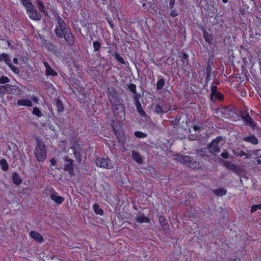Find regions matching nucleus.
Wrapping results in <instances>:
<instances>
[{
    "mask_svg": "<svg viewBox=\"0 0 261 261\" xmlns=\"http://www.w3.org/2000/svg\"><path fill=\"white\" fill-rule=\"evenodd\" d=\"M17 105L19 106L31 107L32 106V101L28 98H21L17 100Z\"/></svg>",
    "mask_w": 261,
    "mask_h": 261,
    "instance_id": "4be33fe9",
    "label": "nucleus"
},
{
    "mask_svg": "<svg viewBox=\"0 0 261 261\" xmlns=\"http://www.w3.org/2000/svg\"><path fill=\"white\" fill-rule=\"evenodd\" d=\"M225 166L226 167L230 169L231 171L233 172L238 171L240 169L239 166L233 163H230V162H226L225 164Z\"/></svg>",
    "mask_w": 261,
    "mask_h": 261,
    "instance_id": "bb28decb",
    "label": "nucleus"
},
{
    "mask_svg": "<svg viewBox=\"0 0 261 261\" xmlns=\"http://www.w3.org/2000/svg\"><path fill=\"white\" fill-rule=\"evenodd\" d=\"M239 115L241 118V120H243V122H244L245 126L246 127H249L252 129L256 128L257 123L254 121L247 111L245 110L240 111Z\"/></svg>",
    "mask_w": 261,
    "mask_h": 261,
    "instance_id": "423d86ee",
    "label": "nucleus"
},
{
    "mask_svg": "<svg viewBox=\"0 0 261 261\" xmlns=\"http://www.w3.org/2000/svg\"><path fill=\"white\" fill-rule=\"evenodd\" d=\"M108 21L109 24V26L112 28L113 29L114 27V24L112 20V19H108Z\"/></svg>",
    "mask_w": 261,
    "mask_h": 261,
    "instance_id": "8fccbe9b",
    "label": "nucleus"
},
{
    "mask_svg": "<svg viewBox=\"0 0 261 261\" xmlns=\"http://www.w3.org/2000/svg\"><path fill=\"white\" fill-rule=\"evenodd\" d=\"M221 156L223 158L226 159L229 157V154L226 150H225V151L221 153Z\"/></svg>",
    "mask_w": 261,
    "mask_h": 261,
    "instance_id": "09e8293b",
    "label": "nucleus"
},
{
    "mask_svg": "<svg viewBox=\"0 0 261 261\" xmlns=\"http://www.w3.org/2000/svg\"><path fill=\"white\" fill-rule=\"evenodd\" d=\"M233 152L235 155H236L237 156H239V157H242L244 155H246V156L247 155V153H245V152L243 150H240V151L238 150L236 151H233Z\"/></svg>",
    "mask_w": 261,
    "mask_h": 261,
    "instance_id": "79ce46f5",
    "label": "nucleus"
},
{
    "mask_svg": "<svg viewBox=\"0 0 261 261\" xmlns=\"http://www.w3.org/2000/svg\"><path fill=\"white\" fill-rule=\"evenodd\" d=\"M135 106L137 109V112H138L140 116H141L143 117H145L146 116V114L144 110H143L141 103L137 104Z\"/></svg>",
    "mask_w": 261,
    "mask_h": 261,
    "instance_id": "c9c22d12",
    "label": "nucleus"
},
{
    "mask_svg": "<svg viewBox=\"0 0 261 261\" xmlns=\"http://www.w3.org/2000/svg\"><path fill=\"white\" fill-rule=\"evenodd\" d=\"M53 192L50 195V199L58 204H61L64 201V199L63 197L59 195L58 193L54 191L52 188Z\"/></svg>",
    "mask_w": 261,
    "mask_h": 261,
    "instance_id": "a211bd4d",
    "label": "nucleus"
},
{
    "mask_svg": "<svg viewBox=\"0 0 261 261\" xmlns=\"http://www.w3.org/2000/svg\"><path fill=\"white\" fill-rule=\"evenodd\" d=\"M0 168L4 171H7L9 169V164L5 159L0 160Z\"/></svg>",
    "mask_w": 261,
    "mask_h": 261,
    "instance_id": "2f4dec72",
    "label": "nucleus"
},
{
    "mask_svg": "<svg viewBox=\"0 0 261 261\" xmlns=\"http://www.w3.org/2000/svg\"><path fill=\"white\" fill-rule=\"evenodd\" d=\"M228 261H240V260L239 259H230V260H228Z\"/></svg>",
    "mask_w": 261,
    "mask_h": 261,
    "instance_id": "bf43d9fd",
    "label": "nucleus"
},
{
    "mask_svg": "<svg viewBox=\"0 0 261 261\" xmlns=\"http://www.w3.org/2000/svg\"><path fill=\"white\" fill-rule=\"evenodd\" d=\"M203 37L205 42L210 45H212L214 43V39L213 36L210 34L205 29L202 30Z\"/></svg>",
    "mask_w": 261,
    "mask_h": 261,
    "instance_id": "412c9836",
    "label": "nucleus"
},
{
    "mask_svg": "<svg viewBox=\"0 0 261 261\" xmlns=\"http://www.w3.org/2000/svg\"><path fill=\"white\" fill-rule=\"evenodd\" d=\"M2 61H4L7 65H8L11 62L10 57L7 54L2 53L0 55V62Z\"/></svg>",
    "mask_w": 261,
    "mask_h": 261,
    "instance_id": "c756f323",
    "label": "nucleus"
},
{
    "mask_svg": "<svg viewBox=\"0 0 261 261\" xmlns=\"http://www.w3.org/2000/svg\"><path fill=\"white\" fill-rule=\"evenodd\" d=\"M107 94L109 101L111 105L119 102H123L120 93L114 87L107 88Z\"/></svg>",
    "mask_w": 261,
    "mask_h": 261,
    "instance_id": "0eeeda50",
    "label": "nucleus"
},
{
    "mask_svg": "<svg viewBox=\"0 0 261 261\" xmlns=\"http://www.w3.org/2000/svg\"><path fill=\"white\" fill-rule=\"evenodd\" d=\"M255 163L258 164H261V160L259 158H257L255 159Z\"/></svg>",
    "mask_w": 261,
    "mask_h": 261,
    "instance_id": "6e6d98bb",
    "label": "nucleus"
},
{
    "mask_svg": "<svg viewBox=\"0 0 261 261\" xmlns=\"http://www.w3.org/2000/svg\"><path fill=\"white\" fill-rule=\"evenodd\" d=\"M175 3V0H170L168 9L170 10L173 9L174 8Z\"/></svg>",
    "mask_w": 261,
    "mask_h": 261,
    "instance_id": "49530a36",
    "label": "nucleus"
},
{
    "mask_svg": "<svg viewBox=\"0 0 261 261\" xmlns=\"http://www.w3.org/2000/svg\"><path fill=\"white\" fill-rule=\"evenodd\" d=\"M200 72L203 73V76H205L204 82L205 84H207L208 82L212 79L211 74L213 73V67L209 63L207 64V65L205 68L202 67L198 72Z\"/></svg>",
    "mask_w": 261,
    "mask_h": 261,
    "instance_id": "f8f14e48",
    "label": "nucleus"
},
{
    "mask_svg": "<svg viewBox=\"0 0 261 261\" xmlns=\"http://www.w3.org/2000/svg\"><path fill=\"white\" fill-rule=\"evenodd\" d=\"M32 113L34 115H35L38 117H40L42 116L41 111L37 107L33 108Z\"/></svg>",
    "mask_w": 261,
    "mask_h": 261,
    "instance_id": "ea45409f",
    "label": "nucleus"
},
{
    "mask_svg": "<svg viewBox=\"0 0 261 261\" xmlns=\"http://www.w3.org/2000/svg\"><path fill=\"white\" fill-rule=\"evenodd\" d=\"M93 47L95 51H98L101 47V43L99 41H94Z\"/></svg>",
    "mask_w": 261,
    "mask_h": 261,
    "instance_id": "4c0bfd02",
    "label": "nucleus"
},
{
    "mask_svg": "<svg viewBox=\"0 0 261 261\" xmlns=\"http://www.w3.org/2000/svg\"><path fill=\"white\" fill-rule=\"evenodd\" d=\"M112 129L116 136L118 143L121 145L123 146L126 143V139L124 137V133L123 130L119 128H117L116 126H114V124H111Z\"/></svg>",
    "mask_w": 261,
    "mask_h": 261,
    "instance_id": "9d476101",
    "label": "nucleus"
},
{
    "mask_svg": "<svg viewBox=\"0 0 261 261\" xmlns=\"http://www.w3.org/2000/svg\"><path fill=\"white\" fill-rule=\"evenodd\" d=\"M36 4L37 6H38V9H39L40 12L44 13L45 15L47 14V12L45 9L44 4L41 0H37Z\"/></svg>",
    "mask_w": 261,
    "mask_h": 261,
    "instance_id": "c85d7f7f",
    "label": "nucleus"
},
{
    "mask_svg": "<svg viewBox=\"0 0 261 261\" xmlns=\"http://www.w3.org/2000/svg\"><path fill=\"white\" fill-rule=\"evenodd\" d=\"M95 1H97H97H98V0H95Z\"/></svg>",
    "mask_w": 261,
    "mask_h": 261,
    "instance_id": "69168bd1",
    "label": "nucleus"
},
{
    "mask_svg": "<svg viewBox=\"0 0 261 261\" xmlns=\"http://www.w3.org/2000/svg\"><path fill=\"white\" fill-rule=\"evenodd\" d=\"M178 14V13L175 9H172L170 13V16L172 17L177 16Z\"/></svg>",
    "mask_w": 261,
    "mask_h": 261,
    "instance_id": "de8ad7c7",
    "label": "nucleus"
},
{
    "mask_svg": "<svg viewBox=\"0 0 261 261\" xmlns=\"http://www.w3.org/2000/svg\"><path fill=\"white\" fill-rule=\"evenodd\" d=\"M55 17L57 20L54 29L56 36L58 38H64L69 45H73L75 43V37L70 28L58 14H57Z\"/></svg>",
    "mask_w": 261,
    "mask_h": 261,
    "instance_id": "f257e3e1",
    "label": "nucleus"
},
{
    "mask_svg": "<svg viewBox=\"0 0 261 261\" xmlns=\"http://www.w3.org/2000/svg\"><path fill=\"white\" fill-rule=\"evenodd\" d=\"M182 70H185V71H187L186 69H185L184 67H182Z\"/></svg>",
    "mask_w": 261,
    "mask_h": 261,
    "instance_id": "e2e57ef3",
    "label": "nucleus"
},
{
    "mask_svg": "<svg viewBox=\"0 0 261 261\" xmlns=\"http://www.w3.org/2000/svg\"><path fill=\"white\" fill-rule=\"evenodd\" d=\"M92 209L96 214L102 215L103 214V210L100 208L98 204H94L92 206Z\"/></svg>",
    "mask_w": 261,
    "mask_h": 261,
    "instance_id": "72a5a7b5",
    "label": "nucleus"
},
{
    "mask_svg": "<svg viewBox=\"0 0 261 261\" xmlns=\"http://www.w3.org/2000/svg\"><path fill=\"white\" fill-rule=\"evenodd\" d=\"M65 163L64 165V170L68 171L71 176L74 175L73 161L70 158H66L64 159Z\"/></svg>",
    "mask_w": 261,
    "mask_h": 261,
    "instance_id": "ddd939ff",
    "label": "nucleus"
},
{
    "mask_svg": "<svg viewBox=\"0 0 261 261\" xmlns=\"http://www.w3.org/2000/svg\"><path fill=\"white\" fill-rule=\"evenodd\" d=\"M8 67H9V69L11 70L12 71H13L15 73H18L19 69L17 67H15L12 63V62H10L8 65Z\"/></svg>",
    "mask_w": 261,
    "mask_h": 261,
    "instance_id": "37998d69",
    "label": "nucleus"
},
{
    "mask_svg": "<svg viewBox=\"0 0 261 261\" xmlns=\"http://www.w3.org/2000/svg\"><path fill=\"white\" fill-rule=\"evenodd\" d=\"M13 62H14V64H18V59H17V58H14L13 59Z\"/></svg>",
    "mask_w": 261,
    "mask_h": 261,
    "instance_id": "4d7b16f0",
    "label": "nucleus"
},
{
    "mask_svg": "<svg viewBox=\"0 0 261 261\" xmlns=\"http://www.w3.org/2000/svg\"><path fill=\"white\" fill-rule=\"evenodd\" d=\"M170 109H166L163 105L157 103L155 105L153 112L157 115H163L164 113L168 112Z\"/></svg>",
    "mask_w": 261,
    "mask_h": 261,
    "instance_id": "dca6fc26",
    "label": "nucleus"
},
{
    "mask_svg": "<svg viewBox=\"0 0 261 261\" xmlns=\"http://www.w3.org/2000/svg\"><path fill=\"white\" fill-rule=\"evenodd\" d=\"M167 2V0H165Z\"/></svg>",
    "mask_w": 261,
    "mask_h": 261,
    "instance_id": "338daca9",
    "label": "nucleus"
},
{
    "mask_svg": "<svg viewBox=\"0 0 261 261\" xmlns=\"http://www.w3.org/2000/svg\"><path fill=\"white\" fill-rule=\"evenodd\" d=\"M4 91L8 94H13L15 90V86L10 84H6L3 86Z\"/></svg>",
    "mask_w": 261,
    "mask_h": 261,
    "instance_id": "a878e982",
    "label": "nucleus"
},
{
    "mask_svg": "<svg viewBox=\"0 0 261 261\" xmlns=\"http://www.w3.org/2000/svg\"><path fill=\"white\" fill-rule=\"evenodd\" d=\"M112 112L115 118L118 121L122 122L126 118L123 102L112 104Z\"/></svg>",
    "mask_w": 261,
    "mask_h": 261,
    "instance_id": "39448f33",
    "label": "nucleus"
},
{
    "mask_svg": "<svg viewBox=\"0 0 261 261\" xmlns=\"http://www.w3.org/2000/svg\"><path fill=\"white\" fill-rule=\"evenodd\" d=\"M50 162L51 165L53 166H55L57 164V162H56L55 159H54V158H51L50 160Z\"/></svg>",
    "mask_w": 261,
    "mask_h": 261,
    "instance_id": "3c124183",
    "label": "nucleus"
},
{
    "mask_svg": "<svg viewBox=\"0 0 261 261\" xmlns=\"http://www.w3.org/2000/svg\"><path fill=\"white\" fill-rule=\"evenodd\" d=\"M193 128L195 130L200 132L201 130V127L200 125H195L193 126Z\"/></svg>",
    "mask_w": 261,
    "mask_h": 261,
    "instance_id": "603ef678",
    "label": "nucleus"
},
{
    "mask_svg": "<svg viewBox=\"0 0 261 261\" xmlns=\"http://www.w3.org/2000/svg\"><path fill=\"white\" fill-rule=\"evenodd\" d=\"M222 137L221 136L217 137L207 145V147L211 154H215L220 152L221 149L219 147V143Z\"/></svg>",
    "mask_w": 261,
    "mask_h": 261,
    "instance_id": "6e6552de",
    "label": "nucleus"
},
{
    "mask_svg": "<svg viewBox=\"0 0 261 261\" xmlns=\"http://www.w3.org/2000/svg\"><path fill=\"white\" fill-rule=\"evenodd\" d=\"M243 140L254 145H257L258 143V139L253 134H250L248 136L244 137L243 138Z\"/></svg>",
    "mask_w": 261,
    "mask_h": 261,
    "instance_id": "6ab92c4d",
    "label": "nucleus"
},
{
    "mask_svg": "<svg viewBox=\"0 0 261 261\" xmlns=\"http://www.w3.org/2000/svg\"><path fill=\"white\" fill-rule=\"evenodd\" d=\"M165 79L163 78L160 79L157 81V83H156V90H162L165 86Z\"/></svg>",
    "mask_w": 261,
    "mask_h": 261,
    "instance_id": "7c9ffc66",
    "label": "nucleus"
},
{
    "mask_svg": "<svg viewBox=\"0 0 261 261\" xmlns=\"http://www.w3.org/2000/svg\"><path fill=\"white\" fill-rule=\"evenodd\" d=\"M95 163L100 168L110 169L113 167L111 161L108 158H98L96 159Z\"/></svg>",
    "mask_w": 261,
    "mask_h": 261,
    "instance_id": "1a4fd4ad",
    "label": "nucleus"
},
{
    "mask_svg": "<svg viewBox=\"0 0 261 261\" xmlns=\"http://www.w3.org/2000/svg\"><path fill=\"white\" fill-rule=\"evenodd\" d=\"M112 55L115 58V60L120 64L122 65H125L126 63L125 62L123 58L121 57L117 51H114Z\"/></svg>",
    "mask_w": 261,
    "mask_h": 261,
    "instance_id": "393cba45",
    "label": "nucleus"
},
{
    "mask_svg": "<svg viewBox=\"0 0 261 261\" xmlns=\"http://www.w3.org/2000/svg\"><path fill=\"white\" fill-rule=\"evenodd\" d=\"M134 135L137 138H144L146 137L147 134L143 132L137 130L135 132Z\"/></svg>",
    "mask_w": 261,
    "mask_h": 261,
    "instance_id": "a19ab883",
    "label": "nucleus"
},
{
    "mask_svg": "<svg viewBox=\"0 0 261 261\" xmlns=\"http://www.w3.org/2000/svg\"><path fill=\"white\" fill-rule=\"evenodd\" d=\"M257 210H261V203L259 204H254L251 207V212L254 213Z\"/></svg>",
    "mask_w": 261,
    "mask_h": 261,
    "instance_id": "a18cd8bd",
    "label": "nucleus"
},
{
    "mask_svg": "<svg viewBox=\"0 0 261 261\" xmlns=\"http://www.w3.org/2000/svg\"><path fill=\"white\" fill-rule=\"evenodd\" d=\"M43 65L45 68V74L46 76H55L58 75V73L56 71L54 70L49 65L48 62L44 61Z\"/></svg>",
    "mask_w": 261,
    "mask_h": 261,
    "instance_id": "f3484780",
    "label": "nucleus"
},
{
    "mask_svg": "<svg viewBox=\"0 0 261 261\" xmlns=\"http://www.w3.org/2000/svg\"><path fill=\"white\" fill-rule=\"evenodd\" d=\"M57 111L58 113H62L64 110L63 103L61 100L58 98L56 101Z\"/></svg>",
    "mask_w": 261,
    "mask_h": 261,
    "instance_id": "473e14b6",
    "label": "nucleus"
},
{
    "mask_svg": "<svg viewBox=\"0 0 261 261\" xmlns=\"http://www.w3.org/2000/svg\"><path fill=\"white\" fill-rule=\"evenodd\" d=\"M111 51V49L109 48V50L108 51V53H110Z\"/></svg>",
    "mask_w": 261,
    "mask_h": 261,
    "instance_id": "0e129e2a",
    "label": "nucleus"
},
{
    "mask_svg": "<svg viewBox=\"0 0 261 261\" xmlns=\"http://www.w3.org/2000/svg\"><path fill=\"white\" fill-rule=\"evenodd\" d=\"M31 99L35 102H37L38 101V99L37 98L36 96H33Z\"/></svg>",
    "mask_w": 261,
    "mask_h": 261,
    "instance_id": "5fc2aeb1",
    "label": "nucleus"
},
{
    "mask_svg": "<svg viewBox=\"0 0 261 261\" xmlns=\"http://www.w3.org/2000/svg\"><path fill=\"white\" fill-rule=\"evenodd\" d=\"M127 88L129 91L134 94L133 98L134 99V105L141 103L140 100L141 95L139 93H137L136 85L134 83H129L127 84Z\"/></svg>",
    "mask_w": 261,
    "mask_h": 261,
    "instance_id": "9b49d317",
    "label": "nucleus"
},
{
    "mask_svg": "<svg viewBox=\"0 0 261 261\" xmlns=\"http://www.w3.org/2000/svg\"><path fill=\"white\" fill-rule=\"evenodd\" d=\"M34 155L39 162H43L47 156V149L42 140L37 139L35 148Z\"/></svg>",
    "mask_w": 261,
    "mask_h": 261,
    "instance_id": "7ed1b4c3",
    "label": "nucleus"
},
{
    "mask_svg": "<svg viewBox=\"0 0 261 261\" xmlns=\"http://www.w3.org/2000/svg\"><path fill=\"white\" fill-rule=\"evenodd\" d=\"M74 155H75V156L76 158H79L80 159L81 158V154L80 153H78V152H75L74 153Z\"/></svg>",
    "mask_w": 261,
    "mask_h": 261,
    "instance_id": "864d4df0",
    "label": "nucleus"
},
{
    "mask_svg": "<svg viewBox=\"0 0 261 261\" xmlns=\"http://www.w3.org/2000/svg\"><path fill=\"white\" fill-rule=\"evenodd\" d=\"M159 222L165 233H169L170 232L169 224L166 217L163 215H161L159 217Z\"/></svg>",
    "mask_w": 261,
    "mask_h": 261,
    "instance_id": "4468645a",
    "label": "nucleus"
},
{
    "mask_svg": "<svg viewBox=\"0 0 261 261\" xmlns=\"http://www.w3.org/2000/svg\"><path fill=\"white\" fill-rule=\"evenodd\" d=\"M191 213H192V214L194 213V210H191Z\"/></svg>",
    "mask_w": 261,
    "mask_h": 261,
    "instance_id": "680f3d73",
    "label": "nucleus"
},
{
    "mask_svg": "<svg viewBox=\"0 0 261 261\" xmlns=\"http://www.w3.org/2000/svg\"><path fill=\"white\" fill-rule=\"evenodd\" d=\"M132 153L133 159L136 162L139 164H142L143 163V160L141 154L139 152L135 151H133Z\"/></svg>",
    "mask_w": 261,
    "mask_h": 261,
    "instance_id": "5701e85b",
    "label": "nucleus"
},
{
    "mask_svg": "<svg viewBox=\"0 0 261 261\" xmlns=\"http://www.w3.org/2000/svg\"><path fill=\"white\" fill-rule=\"evenodd\" d=\"M21 4L25 8L29 18L35 21L40 20L42 16L37 12L30 0H20Z\"/></svg>",
    "mask_w": 261,
    "mask_h": 261,
    "instance_id": "20e7f679",
    "label": "nucleus"
},
{
    "mask_svg": "<svg viewBox=\"0 0 261 261\" xmlns=\"http://www.w3.org/2000/svg\"><path fill=\"white\" fill-rule=\"evenodd\" d=\"M10 82V79L6 76H2L0 77V84H4Z\"/></svg>",
    "mask_w": 261,
    "mask_h": 261,
    "instance_id": "c03bdc74",
    "label": "nucleus"
},
{
    "mask_svg": "<svg viewBox=\"0 0 261 261\" xmlns=\"http://www.w3.org/2000/svg\"><path fill=\"white\" fill-rule=\"evenodd\" d=\"M218 87L216 85L212 84L211 86V93L210 94V99L213 101V95L215 94V93L218 92L217 91Z\"/></svg>",
    "mask_w": 261,
    "mask_h": 261,
    "instance_id": "58836bf2",
    "label": "nucleus"
},
{
    "mask_svg": "<svg viewBox=\"0 0 261 261\" xmlns=\"http://www.w3.org/2000/svg\"><path fill=\"white\" fill-rule=\"evenodd\" d=\"M7 43H8V45L10 46L11 45V43L8 41H7Z\"/></svg>",
    "mask_w": 261,
    "mask_h": 261,
    "instance_id": "052dcab7",
    "label": "nucleus"
},
{
    "mask_svg": "<svg viewBox=\"0 0 261 261\" xmlns=\"http://www.w3.org/2000/svg\"><path fill=\"white\" fill-rule=\"evenodd\" d=\"M213 193L218 196H222L226 194L227 190L224 188H218L213 190Z\"/></svg>",
    "mask_w": 261,
    "mask_h": 261,
    "instance_id": "cd10ccee",
    "label": "nucleus"
},
{
    "mask_svg": "<svg viewBox=\"0 0 261 261\" xmlns=\"http://www.w3.org/2000/svg\"><path fill=\"white\" fill-rule=\"evenodd\" d=\"M215 99L223 101L224 99V96L222 93L217 92L213 94V101Z\"/></svg>",
    "mask_w": 261,
    "mask_h": 261,
    "instance_id": "e433bc0d",
    "label": "nucleus"
},
{
    "mask_svg": "<svg viewBox=\"0 0 261 261\" xmlns=\"http://www.w3.org/2000/svg\"><path fill=\"white\" fill-rule=\"evenodd\" d=\"M30 237L39 243H42L44 239L40 233L36 231H31L29 233Z\"/></svg>",
    "mask_w": 261,
    "mask_h": 261,
    "instance_id": "aec40b11",
    "label": "nucleus"
},
{
    "mask_svg": "<svg viewBox=\"0 0 261 261\" xmlns=\"http://www.w3.org/2000/svg\"><path fill=\"white\" fill-rule=\"evenodd\" d=\"M201 159V156H191L188 155H181L178 158L180 162L193 169L201 168L203 165Z\"/></svg>",
    "mask_w": 261,
    "mask_h": 261,
    "instance_id": "f03ea898",
    "label": "nucleus"
},
{
    "mask_svg": "<svg viewBox=\"0 0 261 261\" xmlns=\"http://www.w3.org/2000/svg\"><path fill=\"white\" fill-rule=\"evenodd\" d=\"M179 57L181 61L184 63V64L186 62L187 64L189 62V56L186 53L184 52L180 53L179 54Z\"/></svg>",
    "mask_w": 261,
    "mask_h": 261,
    "instance_id": "f704fd0d",
    "label": "nucleus"
},
{
    "mask_svg": "<svg viewBox=\"0 0 261 261\" xmlns=\"http://www.w3.org/2000/svg\"><path fill=\"white\" fill-rule=\"evenodd\" d=\"M228 0H222V2L224 3V4H226L228 3Z\"/></svg>",
    "mask_w": 261,
    "mask_h": 261,
    "instance_id": "13d9d810",
    "label": "nucleus"
},
{
    "mask_svg": "<svg viewBox=\"0 0 261 261\" xmlns=\"http://www.w3.org/2000/svg\"><path fill=\"white\" fill-rule=\"evenodd\" d=\"M12 179L13 182L16 185H21L22 181L21 178L17 172H14L12 174Z\"/></svg>",
    "mask_w": 261,
    "mask_h": 261,
    "instance_id": "b1692460",
    "label": "nucleus"
},
{
    "mask_svg": "<svg viewBox=\"0 0 261 261\" xmlns=\"http://www.w3.org/2000/svg\"><path fill=\"white\" fill-rule=\"evenodd\" d=\"M135 221L139 223H149L150 222V218L145 216L142 212L139 213L135 218Z\"/></svg>",
    "mask_w": 261,
    "mask_h": 261,
    "instance_id": "2eb2a0df",
    "label": "nucleus"
}]
</instances>
